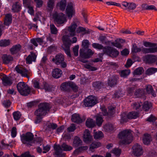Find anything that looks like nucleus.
<instances>
[{
	"mask_svg": "<svg viewBox=\"0 0 157 157\" xmlns=\"http://www.w3.org/2000/svg\"><path fill=\"white\" fill-rule=\"evenodd\" d=\"M49 105L48 103H40L38 106V109L35 112V114L36 116V123L40 122L42 117L45 116L50 109Z\"/></svg>",
	"mask_w": 157,
	"mask_h": 157,
	"instance_id": "1",
	"label": "nucleus"
},
{
	"mask_svg": "<svg viewBox=\"0 0 157 157\" xmlns=\"http://www.w3.org/2000/svg\"><path fill=\"white\" fill-rule=\"evenodd\" d=\"M118 137L120 139L119 142L120 145L130 143L133 138L131 131L128 130L121 131L119 133Z\"/></svg>",
	"mask_w": 157,
	"mask_h": 157,
	"instance_id": "2",
	"label": "nucleus"
},
{
	"mask_svg": "<svg viewBox=\"0 0 157 157\" xmlns=\"http://www.w3.org/2000/svg\"><path fill=\"white\" fill-rule=\"evenodd\" d=\"M62 40L63 42V44L62 46L63 49L68 56L71 57V55L70 48V46L72 44L75 43L77 42V38L75 37H73L71 40L69 38L67 35H65L63 36Z\"/></svg>",
	"mask_w": 157,
	"mask_h": 157,
	"instance_id": "3",
	"label": "nucleus"
},
{
	"mask_svg": "<svg viewBox=\"0 0 157 157\" xmlns=\"http://www.w3.org/2000/svg\"><path fill=\"white\" fill-rule=\"evenodd\" d=\"M73 147L65 143H63L61 145H55L54 149L55 151L56 154L59 157H64L65 153H62V151H70L72 149Z\"/></svg>",
	"mask_w": 157,
	"mask_h": 157,
	"instance_id": "4",
	"label": "nucleus"
},
{
	"mask_svg": "<svg viewBox=\"0 0 157 157\" xmlns=\"http://www.w3.org/2000/svg\"><path fill=\"white\" fill-rule=\"evenodd\" d=\"M94 53V52L90 49H88L86 50L80 49L79 51V56L78 59L79 61L83 63H86L88 61L86 59L90 58Z\"/></svg>",
	"mask_w": 157,
	"mask_h": 157,
	"instance_id": "5",
	"label": "nucleus"
},
{
	"mask_svg": "<svg viewBox=\"0 0 157 157\" xmlns=\"http://www.w3.org/2000/svg\"><path fill=\"white\" fill-rule=\"evenodd\" d=\"M157 51V48H147L143 47L141 48H138L136 44L134 43L132 45V52L136 53L141 52L143 53H152Z\"/></svg>",
	"mask_w": 157,
	"mask_h": 157,
	"instance_id": "6",
	"label": "nucleus"
},
{
	"mask_svg": "<svg viewBox=\"0 0 157 157\" xmlns=\"http://www.w3.org/2000/svg\"><path fill=\"white\" fill-rule=\"evenodd\" d=\"M21 140L22 143L28 147L32 146L34 143V135L30 132L22 134L21 136Z\"/></svg>",
	"mask_w": 157,
	"mask_h": 157,
	"instance_id": "7",
	"label": "nucleus"
},
{
	"mask_svg": "<svg viewBox=\"0 0 157 157\" xmlns=\"http://www.w3.org/2000/svg\"><path fill=\"white\" fill-rule=\"evenodd\" d=\"M52 61L56 64L60 65L61 68H65L67 67V61L65 60L63 55L61 53L56 55L55 57L52 58Z\"/></svg>",
	"mask_w": 157,
	"mask_h": 157,
	"instance_id": "8",
	"label": "nucleus"
},
{
	"mask_svg": "<svg viewBox=\"0 0 157 157\" xmlns=\"http://www.w3.org/2000/svg\"><path fill=\"white\" fill-rule=\"evenodd\" d=\"M55 23L56 24L62 25L64 24L67 21L66 17L63 13L54 12L52 15Z\"/></svg>",
	"mask_w": 157,
	"mask_h": 157,
	"instance_id": "9",
	"label": "nucleus"
},
{
	"mask_svg": "<svg viewBox=\"0 0 157 157\" xmlns=\"http://www.w3.org/2000/svg\"><path fill=\"white\" fill-rule=\"evenodd\" d=\"M17 87L18 92L21 95L26 96L29 94L30 90L25 83L19 82L17 84Z\"/></svg>",
	"mask_w": 157,
	"mask_h": 157,
	"instance_id": "10",
	"label": "nucleus"
},
{
	"mask_svg": "<svg viewBox=\"0 0 157 157\" xmlns=\"http://www.w3.org/2000/svg\"><path fill=\"white\" fill-rule=\"evenodd\" d=\"M103 52L104 54L112 57H117L119 54V52L116 49L109 46H105Z\"/></svg>",
	"mask_w": 157,
	"mask_h": 157,
	"instance_id": "11",
	"label": "nucleus"
},
{
	"mask_svg": "<svg viewBox=\"0 0 157 157\" xmlns=\"http://www.w3.org/2000/svg\"><path fill=\"white\" fill-rule=\"evenodd\" d=\"M71 88L74 91H76L78 90V87L74 83L71 82L63 83L61 86V89L64 91H70Z\"/></svg>",
	"mask_w": 157,
	"mask_h": 157,
	"instance_id": "12",
	"label": "nucleus"
},
{
	"mask_svg": "<svg viewBox=\"0 0 157 157\" xmlns=\"http://www.w3.org/2000/svg\"><path fill=\"white\" fill-rule=\"evenodd\" d=\"M98 102L96 98L92 96H88L84 100V105L86 107H92Z\"/></svg>",
	"mask_w": 157,
	"mask_h": 157,
	"instance_id": "13",
	"label": "nucleus"
},
{
	"mask_svg": "<svg viewBox=\"0 0 157 157\" xmlns=\"http://www.w3.org/2000/svg\"><path fill=\"white\" fill-rule=\"evenodd\" d=\"M66 12L68 18L71 19L75 13V5L73 3L70 2L67 4Z\"/></svg>",
	"mask_w": 157,
	"mask_h": 157,
	"instance_id": "14",
	"label": "nucleus"
},
{
	"mask_svg": "<svg viewBox=\"0 0 157 157\" xmlns=\"http://www.w3.org/2000/svg\"><path fill=\"white\" fill-rule=\"evenodd\" d=\"M79 22L76 18L75 19L71 25L69 26L68 29V31L69 33V35L71 36L76 35L75 30L77 27V25H79Z\"/></svg>",
	"mask_w": 157,
	"mask_h": 157,
	"instance_id": "15",
	"label": "nucleus"
},
{
	"mask_svg": "<svg viewBox=\"0 0 157 157\" xmlns=\"http://www.w3.org/2000/svg\"><path fill=\"white\" fill-rule=\"evenodd\" d=\"M132 153L135 156H139L143 154V149L142 147L138 144H135L132 147Z\"/></svg>",
	"mask_w": 157,
	"mask_h": 157,
	"instance_id": "16",
	"label": "nucleus"
},
{
	"mask_svg": "<svg viewBox=\"0 0 157 157\" xmlns=\"http://www.w3.org/2000/svg\"><path fill=\"white\" fill-rule=\"evenodd\" d=\"M15 70L18 73L20 74L22 76L29 78L30 72L28 70L21 66H16Z\"/></svg>",
	"mask_w": 157,
	"mask_h": 157,
	"instance_id": "17",
	"label": "nucleus"
},
{
	"mask_svg": "<svg viewBox=\"0 0 157 157\" xmlns=\"http://www.w3.org/2000/svg\"><path fill=\"white\" fill-rule=\"evenodd\" d=\"M0 78L3 81V84L5 86H10L13 83L10 77L2 74H0Z\"/></svg>",
	"mask_w": 157,
	"mask_h": 157,
	"instance_id": "18",
	"label": "nucleus"
},
{
	"mask_svg": "<svg viewBox=\"0 0 157 157\" xmlns=\"http://www.w3.org/2000/svg\"><path fill=\"white\" fill-rule=\"evenodd\" d=\"M108 112H107V110L105 107H102L101 108L102 111V113L104 116L107 115H113L115 112L114 109V107L112 106H110L108 107Z\"/></svg>",
	"mask_w": 157,
	"mask_h": 157,
	"instance_id": "19",
	"label": "nucleus"
},
{
	"mask_svg": "<svg viewBox=\"0 0 157 157\" xmlns=\"http://www.w3.org/2000/svg\"><path fill=\"white\" fill-rule=\"evenodd\" d=\"M143 59L146 63H152L156 60V57L152 55H147L143 57Z\"/></svg>",
	"mask_w": 157,
	"mask_h": 157,
	"instance_id": "20",
	"label": "nucleus"
},
{
	"mask_svg": "<svg viewBox=\"0 0 157 157\" xmlns=\"http://www.w3.org/2000/svg\"><path fill=\"white\" fill-rule=\"evenodd\" d=\"M118 78L115 76H112L109 78L108 80V84L109 86L110 87H113L117 83Z\"/></svg>",
	"mask_w": 157,
	"mask_h": 157,
	"instance_id": "21",
	"label": "nucleus"
},
{
	"mask_svg": "<svg viewBox=\"0 0 157 157\" xmlns=\"http://www.w3.org/2000/svg\"><path fill=\"white\" fill-rule=\"evenodd\" d=\"M83 141L86 143H89L91 141L92 136L90 135L89 131L88 130L86 129L84 132Z\"/></svg>",
	"mask_w": 157,
	"mask_h": 157,
	"instance_id": "22",
	"label": "nucleus"
},
{
	"mask_svg": "<svg viewBox=\"0 0 157 157\" xmlns=\"http://www.w3.org/2000/svg\"><path fill=\"white\" fill-rule=\"evenodd\" d=\"M36 54L33 52H31L26 59V63L27 64H31L32 62H35L36 60Z\"/></svg>",
	"mask_w": 157,
	"mask_h": 157,
	"instance_id": "23",
	"label": "nucleus"
},
{
	"mask_svg": "<svg viewBox=\"0 0 157 157\" xmlns=\"http://www.w3.org/2000/svg\"><path fill=\"white\" fill-rule=\"evenodd\" d=\"M12 16L11 13H9L5 14L4 18V24L5 25L9 26L11 24L12 21Z\"/></svg>",
	"mask_w": 157,
	"mask_h": 157,
	"instance_id": "24",
	"label": "nucleus"
},
{
	"mask_svg": "<svg viewBox=\"0 0 157 157\" xmlns=\"http://www.w3.org/2000/svg\"><path fill=\"white\" fill-rule=\"evenodd\" d=\"M2 59L3 63L8 64L13 60V58L10 55L4 54L2 56Z\"/></svg>",
	"mask_w": 157,
	"mask_h": 157,
	"instance_id": "25",
	"label": "nucleus"
},
{
	"mask_svg": "<svg viewBox=\"0 0 157 157\" xmlns=\"http://www.w3.org/2000/svg\"><path fill=\"white\" fill-rule=\"evenodd\" d=\"M21 9V6L18 2L13 3L12 6L11 10L13 13H17L20 11Z\"/></svg>",
	"mask_w": 157,
	"mask_h": 157,
	"instance_id": "26",
	"label": "nucleus"
},
{
	"mask_svg": "<svg viewBox=\"0 0 157 157\" xmlns=\"http://www.w3.org/2000/svg\"><path fill=\"white\" fill-rule=\"evenodd\" d=\"M62 71L61 69L56 68L53 69L52 72V76L55 78H59L62 74Z\"/></svg>",
	"mask_w": 157,
	"mask_h": 157,
	"instance_id": "27",
	"label": "nucleus"
},
{
	"mask_svg": "<svg viewBox=\"0 0 157 157\" xmlns=\"http://www.w3.org/2000/svg\"><path fill=\"white\" fill-rule=\"evenodd\" d=\"M143 140L144 144L147 145L149 144L152 141L151 136L147 133L144 134L143 137Z\"/></svg>",
	"mask_w": 157,
	"mask_h": 157,
	"instance_id": "28",
	"label": "nucleus"
},
{
	"mask_svg": "<svg viewBox=\"0 0 157 157\" xmlns=\"http://www.w3.org/2000/svg\"><path fill=\"white\" fill-rule=\"evenodd\" d=\"M67 5L66 0H61L56 5V7L60 10L63 11L64 10Z\"/></svg>",
	"mask_w": 157,
	"mask_h": 157,
	"instance_id": "29",
	"label": "nucleus"
},
{
	"mask_svg": "<svg viewBox=\"0 0 157 157\" xmlns=\"http://www.w3.org/2000/svg\"><path fill=\"white\" fill-rule=\"evenodd\" d=\"M77 33H82L83 34H88L90 33L89 29H86L85 28L81 26L78 27L76 29Z\"/></svg>",
	"mask_w": 157,
	"mask_h": 157,
	"instance_id": "30",
	"label": "nucleus"
},
{
	"mask_svg": "<svg viewBox=\"0 0 157 157\" xmlns=\"http://www.w3.org/2000/svg\"><path fill=\"white\" fill-rule=\"evenodd\" d=\"M82 141L80 138L78 136H75L73 143V146L74 147H77L82 145Z\"/></svg>",
	"mask_w": 157,
	"mask_h": 157,
	"instance_id": "31",
	"label": "nucleus"
},
{
	"mask_svg": "<svg viewBox=\"0 0 157 157\" xmlns=\"http://www.w3.org/2000/svg\"><path fill=\"white\" fill-rule=\"evenodd\" d=\"M71 120L72 121L78 123H81L82 122L79 115L78 114L75 113L72 116Z\"/></svg>",
	"mask_w": 157,
	"mask_h": 157,
	"instance_id": "32",
	"label": "nucleus"
},
{
	"mask_svg": "<svg viewBox=\"0 0 157 157\" xmlns=\"http://www.w3.org/2000/svg\"><path fill=\"white\" fill-rule=\"evenodd\" d=\"M21 48V46L20 44H17L13 46L10 49V51L12 54H14L19 51Z\"/></svg>",
	"mask_w": 157,
	"mask_h": 157,
	"instance_id": "33",
	"label": "nucleus"
},
{
	"mask_svg": "<svg viewBox=\"0 0 157 157\" xmlns=\"http://www.w3.org/2000/svg\"><path fill=\"white\" fill-rule=\"evenodd\" d=\"M98 40L102 44H104L106 45L109 44L110 41L108 40L105 36L100 35L98 39Z\"/></svg>",
	"mask_w": 157,
	"mask_h": 157,
	"instance_id": "34",
	"label": "nucleus"
},
{
	"mask_svg": "<svg viewBox=\"0 0 157 157\" xmlns=\"http://www.w3.org/2000/svg\"><path fill=\"white\" fill-rule=\"evenodd\" d=\"M101 146V144L100 142H93L90 145V150L91 151L94 152V149L99 147Z\"/></svg>",
	"mask_w": 157,
	"mask_h": 157,
	"instance_id": "35",
	"label": "nucleus"
},
{
	"mask_svg": "<svg viewBox=\"0 0 157 157\" xmlns=\"http://www.w3.org/2000/svg\"><path fill=\"white\" fill-rule=\"evenodd\" d=\"M127 116L128 119H136L139 117V114L136 112H130L127 114Z\"/></svg>",
	"mask_w": 157,
	"mask_h": 157,
	"instance_id": "36",
	"label": "nucleus"
},
{
	"mask_svg": "<svg viewBox=\"0 0 157 157\" xmlns=\"http://www.w3.org/2000/svg\"><path fill=\"white\" fill-rule=\"evenodd\" d=\"M143 45L146 47H149V48H157V44L156 43H152L149 42H145L143 43ZM157 52V51L154 52V53Z\"/></svg>",
	"mask_w": 157,
	"mask_h": 157,
	"instance_id": "37",
	"label": "nucleus"
},
{
	"mask_svg": "<svg viewBox=\"0 0 157 157\" xmlns=\"http://www.w3.org/2000/svg\"><path fill=\"white\" fill-rule=\"evenodd\" d=\"M86 126L88 128H91L94 127L95 124V122L92 119H88L86 122Z\"/></svg>",
	"mask_w": 157,
	"mask_h": 157,
	"instance_id": "38",
	"label": "nucleus"
},
{
	"mask_svg": "<svg viewBox=\"0 0 157 157\" xmlns=\"http://www.w3.org/2000/svg\"><path fill=\"white\" fill-rule=\"evenodd\" d=\"M93 85L95 89H99L103 87V83L99 81L95 82L93 83Z\"/></svg>",
	"mask_w": 157,
	"mask_h": 157,
	"instance_id": "39",
	"label": "nucleus"
},
{
	"mask_svg": "<svg viewBox=\"0 0 157 157\" xmlns=\"http://www.w3.org/2000/svg\"><path fill=\"white\" fill-rule=\"evenodd\" d=\"M146 90L148 94H151L154 97L155 96L156 94L154 91L153 87L151 86L150 85H147L146 87Z\"/></svg>",
	"mask_w": 157,
	"mask_h": 157,
	"instance_id": "40",
	"label": "nucleus"
},
{
	"mask_svg": "<svg viewBox=\"0 0 157 157\" xmlns=\"http://www.w3.org/2000/svg\"><path fill=\"white\" fill-rule=\"evenodd\" d=\"M88 148V147L87 146H81L78 148L76 149L73 152V154L75 155H77L80 151H82L86 150Z\"/></svg>",
	"mask_w": 157,
	"mask_h": 157,
	"instance_id": "41",
	"label": "nucleus"
},
{
	"mask_svg": "<svg viewBox=\"0 0 157 157\" xmlns=\"http://www.w3.org/2000/svg\"><path fill=\"white\" fill-rule=\"evenodd\" d=\"M51 33L52 34L56 35L58 33V30L53 24H51L50 25Z\"/></svg>",
	"mask_w": 157,
	"mask_h": 157,
	"instance_id": "42",
	"label": "nucleus"
},
{
	"mask_svg": "<svg viewBox=\"0 0 157 157\" xmlns=\"http://www.w3.org/2000/svg\"><path fill=\"white\" fill-rule=\"evenodd\" d=\"M55 0H48L47 2L48 10L50 11H52L54 6Z\"/></svg>",
	"mask_w": 157,
	"mask_h": 157,
	"instance_id": "43",
	"label": "nucleus"
},
{
	"mask_svg": "<svg viewBox=\"0 0 157 157\" xmlns=\"http://www.w3.org/2000/svg\"><path fill=\"white\" fill-rule=\"evenodd\" d=\"M96 122L97 124L100 126L102 124L103 121V118L101 116L99 115H98L96 116Z\"/></svg>",
	"mask_w": 157,
	"mask_h": 157,
	"instance_id": "44",
	"label": "nucleus"
},
{
	"mask_svg": "<svg viewBox=\"0 0 157 157\" xmlns=\"http://www.w3.org/2000/svg\"><path fill=\"white\" fill-rule=\"evenodd\" d=\"M144 70L142 67H139L136 69L133 72V73L134 75H140L143 73Z\"/></svg>",
	"mask_w": 157,
	"mask_h": 157,
	"instance_id": "45",
	"label": "nucleus"
},
{
	"mask_svg": "<svg viewBox=\"0 0 157 157\" xmlns=\"http://www.w3.org/2000/svg\"><path fill=\"white\" fill-rule=\"evenodd\" d=\"M151 107V103L148 101H145L143 104V108L145 111H147Z\"/></svg>",
	"mask_w": 157,
	"mask_h": 157,
	"instance_id": "46",
	"label": "nucleus"
},
{
	"mask_svg": "<svg viewBox=\"0 0 157 157\" xmlns=\"http://www.w3.org/2000/svg\"><path fill=\"white\" fill-rule=\"evenodd\" d=\"M94 130V137L95 139H99L103 137V134L102 132L98 131V132H95Z\"/></svg>",
	"mask_w": 157,
	"mask_h": 157,
	"instance_id": "47",
	"label": "nucleus"
},
{
	"mask_svg": "<svg viewBox=\"0 0 157 157\" xmlns=\"http://www.w3.org/2000/svg\"><path fill=\"white\" fill-rule=\"evenodd\" d=\"M10 41L9 40H0V46L2 47H6L9 45Z\"/></svg>",
	"mask_w": 157,
	"mask_h": 157,
	"instance_id": "48",
	"label": "nucleus"
},
{
	"mask_svg": "<svg viewBox=\"0 0 157 157\" xmlns=\"http://www.w3.org/2000/svg\"><path fill=\"white\" fill-rule=\"evenodd\" d=\"M104 128L107 131L110 132L113 130L114 127L112 124H108L104 126Z\"/></svg>",
	"mask_w": 157,
	"mask_h": 157,
	"instance_id": "49",
	"label": "nucleus"
},
{
	"mask_svg": "<svg viewBox=\"0 0 157 157\" xmlns=\"http://www.w3.org/2000/svg\"><path fill=\"white\" fill-rule=\"evenodd\" d=\"M157 71V69L155 68H151L147 69L146 74L148 75H151L154 74Z\"/></svg>",
	"mask_w": 157,
	"mask_h": 157,
	"instance_id": "50",
	"label": "nucleus"
},
{
	"mask_svg": "<svg viewBox=\"0 0 157 157\" xmlns=\"http://www.w3.org/2000/svg\"><path fill=\"white\" fill-rule=\"evenodd\" d=\"M14 119L16 121L18 120L20 118L21 114L19 111L14 112L13 113Z\"/></svg>",
	"mask_w": 157,
	"mask_h": 157,
	"instance_id": "51",
	"label": "nucleus"
},
{
	"mask_svg": "<svg viewBox=\"0 0 157 157\" xmlns=\"http://www.w3.org/2000/svg\"><path fill=\"white\" fill-rule=\"evenodd\" d=\"M112 153L116 156H118L121 154V150L118 148H115L112 150Z\"/></svg>",
	"mask_w": 157,
	"mask_h": 157,
	"instance_id": "52",
	"label": "nucleus"
},
{
	"mask_svg": "<svg viewBox=\"0 0 157 157\" xmlns=\"http://www.w3.org/2000/svg\"><path fill=\"white\" fill-rule=\"evenodd\" d=\"M142 104L141 102H135L132 105V106L133 109L137 110L139 109L142 105Z\"/></svg>",
	"mask_w": 157,
	"mask_h": 157,
	"instance_id": "53",
	"label": "nucleus"
},
{
	"mask_svg": "<svg viewBox=\"0 0 157 157\" xmlns=\"http://www.w3.org/2000/svg\"><path fill=\"white\" fill-rule=\"evenodd\" d=\"M92 47L95 48L99 50L102 49L104 48V47L101 44L97 43H94L92 44Z\"/></svg>",
	"mask_w": 157,
	"mask_h": 157,
	"instance_id": "54",
	"label": "nucleus"
},
{
	"mask_svg": "<svg viewBox=\"0 0 157 157\" xmlns=\"http://www.w3.org/2000/svg\"><path fill=\"white\" fill-rule=\"evenodd\" d=\"M130 73V71L129 70H123L121 72L120 75L121 77H125L128 75Z\"/></svg>",
	"mask_w": 157,
	"mask_h": 157,
	"instance_id": "55",
	"label": "nucleus"
},
{
	"mask_svg": "<svg viewBox=\"0 0 157 157\" xmlns=\"http://www.w3.org/2000/svg\"><path fill=\"white\" fill-rule=\"evenodd\" d=\"M44 88L45 91H51L52 90V88L45 82L43 83Z\"/></svg>",
	"mask_w": 157,
	"mask_h": 157,
	"instance_id": "56",
	"label": "nucleus"
},
{
	"mask_svg": "<svg viewBox=\"0 0 157 157\" xmlns=\"http://www.w3.org/2000/svg\"><path fill=\"white\" fill-rule=\"evenodd\" d=\"M135 89V86H134L131 87H128L127 89V93L128 94L132 95L133 94Z\"/></svg>",
	"mask_w": 157,
	"mask_h": 157,
	"instance_id": "57",
	"label": "nucleus"
},
{
	"mask_svg": "<svg viewBox=\"0 0 157 157\" xmlns=\"http://www.w3.org/2000/svg\"><path fill=\"white\" fill-rule=\"evenodd\" d=\"M111 44L113 46L119 48H121L122 47L121 44L118 41H117V40H115L114 42H112Z\"/></svg>",
	"mask_w": 157,
	"mask_h": 157,
	"instance_id": "58",
	"label": "nucleus"
},
{
	"mask_svg": "<svg viewBox=\"0 0 157 157\" xmlns=\"http://www.w3.org/2000/svg\"><path fill=\"white\" fill-rule=\"evenodd\" d=\"M89 45V41L87 40H83L82 43V46L85 48H87Z\"/></svg>",
	"mask_w": 157,
	"mask_h": 157,
	"instance_id": "59",
	"label": "nucleus"
},
{
	"mask_svg": "<svg viewBox=\"0 0 157 157\" xmlns=\"http://www.w3.org/2000/svg\"><path fill=\"white\" fill-rule=\"evenodd\" d=\"M84 65L85 68L88 69L89 70L94 71L97 70V68L96 67L91 66L89 64H85Z\"/></svg>",
	"mask_w": 157,
	"mask_h": 157,
	"instance_id": "60",
	"label": "nucleus"
},
{
	"mask_svg": "<svg viewBox=\"0 0 157 157\" xmlns=\"http://www.w3.org/2000/svg\"><path fill=\"white\" fill-rule=\"evenodd\" d=\"M79 46L77 45L75 46L73 49V51L75 56H77L78 55V50Z\"/></svg>",
	"mask_w": 157,
	"mask_h": 157,
	"instance_id": "61",
	"label": "nucleus"
},
{
	"mask_svg": "<svg viewBox=\"0 0 157 157\" xmlns=\"http://www.w3.org/2000/svg\"><path fill=\"white\" fill-rule=\"evenodd\" d=\"M128 9L129 10H133L136 7V4L133 2H129Z\"/></svg>",
	"mask_w": 157,
	"mask_h": 157,
	"instance_id": "62",
	"label": "nucleus"
},
{
	"mask_svg": "<svg viewBox=\"0 0 157 157\" xmlns=\"http://www.w3.org/2000/svg\"><path fill=\"white\" fill-rule=\"evenodd\" d=\"M135 94L137 97H140L143 94V90L140 89L137 90L135 92Z\"/></svg>",
	"mask_w": 157,
	"mask_h": 157,
	"instance_id": "63",
	"label": "nucleus"
},
{
	"mask_svg": "<svg viewBox=\"0 0 157 157\" xmlns=\"http://www.w3.org/2000/svg\"><path fill=\"white\" fill-rule=\"evenodd\" d=\"M17 134V128L15 127L12 128L11 132V135L12 137L14 138L16 137Z\"/></svg>",
	"mask_w": 157,
	"mask_h": 157,
	"instance_id": "64",
	"label": "nucleus"
}]
</instances>
